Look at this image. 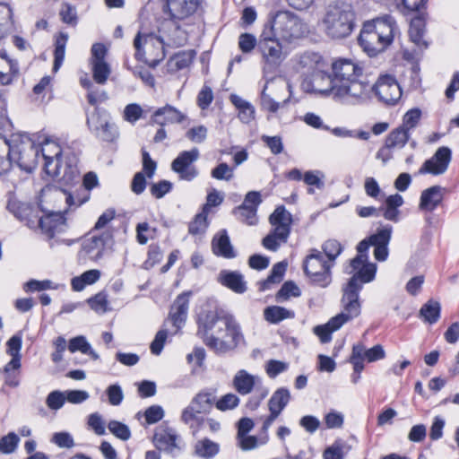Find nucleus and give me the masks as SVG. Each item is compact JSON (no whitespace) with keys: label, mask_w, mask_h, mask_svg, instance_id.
I'll return each mask as SVG.
<instances>
[{"label":"nucleus","mask_w":459,"mask_h":459,"mask_svg":"<svg viewBox=\"0 0 459 459\" xmlns=\"http://www.w3.org/2000/svg\"><path fill=\"white\" fill-rule=\"evenodd\" d=\"M421 117V111L419 108H411L405 113L403 118V124L400 127H403L406 132L411 133L419 124Z\"/></svg>","instance_id":"obj_51"},{"label":"nucleus","mask_w":459,"mask_h":459,"mask_svg":"<svg viewBox=\"0 0 459 459\" xmlns=\"http://www.w3.org/2000/svg\"><path fill=\"white\" fill-rule=\"evenodd\" d=\"M197 6V0H166V8L172 20L180 21L190 16Z\"/></svg>","instance_id":"obj_22"},{"label":"nucleus","mask_w":459,"mask_h":459,"mask_svg":"<svg viewBox=\"0 0 459 459\" xmlns=\"http://www.w3.org/2000/svg\"><path fill=\"white\" fill-rule=\"evenodd\" d=\"M67 40L68 35L64 32H60L56 38L53 65V72L55 73H56L63 65Z\"/></svg>","instance_id":"obj_41"},{"label":"nucleus","mask_w":459,"mask_h":459,"mask_svg":"<svg viewBox=\"0 0 459 459\" xmlns=\"http://www.w3.org/2000/svg\"><path fill=\"white\" fill-rule=\"evenodd\" d=\"M143 108L139 104L131 103L126 106L123 117L130 124H134L143 116Z\"/></svg>","instance_id":"obj_60"},{"label":"nucleus","mask_w":459,"mask_h":459,"mask_svg":"<svg viewBox=\"0 0 459 459\" xmlns=\"http://www.w3.org/2000/svg\"><path fill=\"white\" fill-rule=\"evenodd\" d=\"M376 273V264H366V265L361 266V268H359V270L351 276L347 283H353L354 287H358L359 289L362 290L363 284L371 282L375 279Z\"/></svg>","instance_id":"obj_30"},{"label":"nucleus","mask_w":459,"mask_h":459,"mask_svg":"<svg viewBox=\"0 0 459 459\" xmlns=\"http://www.w3.org/2000/svg\"><path fill=\"white\" fill-rule=\"evenodd\" d=\"M221 446L207 437L198 440L194 446V455L202 459H212L220 453Z\"/></svg>","instance_id":"obj_32"},{"label":"nucleus","mask_w":459,"mask_h":459,"mask_svg":"<svg viewBox=\"0 0 459 459\" xmlns=\"http://www.w3.org/2000/svg\"><path fill=\"white\" fill-rule=\"evenodd\" d=\"M322 248L328 258V262L332 264L342 251V245L335 239L326 240L323 244Z\"/></svg>","instance_id":"obj_56"},{"label":"nucleus","mask_w":459,"mask_h":459,"mask_svg":"<svg viewBox=\"0 0 459 459\" xmlns=\"http://www.w3.org/2000/svg\"><path fill=\"white\" fill-rule=\"evenodd\" d=\"M65 394L58 390L50 392L46 398L47 406L52 411L61 409L65 403Z\"/></svg>","instance_id":"obj_57"},{"label":"nucleus","mask_w":459,"mask_h":459,"mask_svg":"<svg viewBox=\"0 0 459 459\" xmlns=\"http://www.w3.org/2000/svg\"><path fill=\"white\" fill-rule=\"evenodd\" d=\"M12 143L13 163L26 172L33 171L39 162V147L36 146L29 138L25 140L12 139Z\"/></svg>","instance_id":"obj_8"},{"label":"nucleus","mask_w":459,"mask_h":459,"mask_svg":"<svg viewBox=\"0 0 459 459\" xmlns=\"http://www.w3.org/2000/svg\"><path fill=\"white\" fill-rule=\"evenodd\" d=\"M108 401L112 406H118L124 400V393L122 387L118 384H113L106 389Z\"/></svg>","instance_id":"obj_58"},{"label":"nucleus","mask_w":459,"mask_h":459,"mask_svg":"<svg viewBox=\"0 0 459 459\" xmlns=\"http://www.w3.org/2000/svg\"><path fill=\"white\" fill-rule=\"evenodd\" d=\"M172 186L173 185L170 181L160 180L151 186L150 192L153 197L160 199L172 190Z\"/></svg>","instance_id":"obj_64"},{"label":"nucleus","mask_w":459,"mask_h":459,"mask_svg":"<svg viewBox=\"0 0 459 459\" xmlns=\"http://www.w3.org/2000/svg\"><path fill=\"white\" fill-rule=\"evenodd\" d=\"M20 76L19 63L11 58L5 50L0 51V85L8 86L17 81Z\"/></svg>","instance_id":"obj_18"},{"label":"nucleus","mask_w":459,"mask_h":459,"mask_svg":"<svg viewBox=\"0 0 459 459\" xmlns=\"http://www.w3.org/2000/svg\"><path fill=\"white\" fill-rule=\"evenodd\" d=\"M261 140L270 149L273 154L277 155L282 152L284 147L281 136H269L263 134L261 136Z\"/></svg>","instance_id":"obj_62"},{"label":"nucleus","mask_w":459,"mask_h":459,"mask_svg":"<svg viewBox=\"0 0 459 459\" xmlns=\"http://www.w3.org/2000/svg\"><path fill=\"white\" fill-rule=\"evenodd\" d=\"M400 34L394 18L389 14L368 21L359 36V43L369 56L385 51Z\"/></svg>","instance_id":"obj_3"},{"label":"nucleus","mask_w":459,"mask_h":459,"mask_svg":"<svg viewBox=\"0 0 459 459\" xmlns=\"http://www.w3.org/2000/svg\"><path fill=\"white\" fill-rule=\"evenodd\" d=\"M186 115L171 105H165L156 109L152 117L151 122L164 126L168 124H179L186 119Z\"/></svg>","instance_id":"obj_20"},{"label":"nucleus","mask_w":459,"mask_h":459,"mask_svg":"<svg viewBox=\"0 0 459 459\" xmlns=\"http://www.w3.org/2000/svg\"><path fill=\"white\" fill-rule=\"evenodd\" d=\"M441 306L438 301L429 299L420 309V316L430 325L437 323L440 317Z\"/></svg>","instance_id":"obj_39"},{"label":"nucleus","mask_w":459,"mask_h":459,"mask_svg":"<svg viewBox=\"0 0 459 459\" xmlns=\"http://www.w3.org/2000/svg\"><path fill=\"white\" fill-rule=\"evenodd\" d=\"M108 429L114 436L123 441H126L131 437L130 429L120 421L110 420L108 424Z\"/></svg>","instance_id":"obj_50"},{"label":"nucleus","mask_w":459,"mask_h":459,"mask_svg":"<svg viewBox=\"0 0 459 459\" xmlns=\"http://www.w3.org/2000/svg\"><path fill=\"white\" fill-rule=\"evenodd\" d=\"M451 160V149L447 146L439 147L431 158L424 161L419 169V174L442 175L447 170Z\"/></svg>","instance_id":"obj_14"},{"label":"nucleus","mask_w":459,"mask_h":459,"mask_svg":"<svg viewBox=\"0 0 459 459\" xmlns=\"http://www.w3.org/2000/svg\"><path fill=\"white\" fill-rule=\"evenodd\" d=\"M300 296L299 288L293 281H286L282 284L276 294V300L279 302L288 299L290 297Z\"/></svg>","instance_id":"obj_49"},{"label":"nucleus","mask_w":459,"mask_h":459,"mask_svg":"<svg viewBox=\"0 0 459 459\" xmlns=\"http://www.w3.org/2000/svg\"><path fill=\"white\" fill-rule=\"evenodd\" d=\"M199 157L200 152L196 147L183 151L171 162V170L178 176L180 180L191 182L199 175V170L195 165Z\"/></svg>","instance_id":"obj_9"},{"label":"nucleus","mask_w":459,"mask_h":459,"mask_svg":"<svg viewBox=\"0 0 459 459\" xmlns=\"http://www.w3.org/2000/svg\"><path fill=\"white\" fill-rule=\"evenodd\" d=\"M332 266L333 264L326 261L324 255L316 249L311 250V253L307 255L303 264V269L306 274L321 272L326 268L331 269Z\"/></svg>","instance_id":"obj_29"},{"label":"nucleus","mask_w":459,"mask_h":459,"mask_svg":"<svg viewBox=\"0 0 459 459\" xmlns=\"http://www.w3.org/2000/svg\"><path fill=\"white\" fill-rule=\"evenodd\" d=\"M211 176L217 180L230 181L234 176L233 169L227 163L221 162L212 169Z\"/></svg>","instance_id":"obj_59"},{"label":"nucleus","mask_w":459,"mask_h":459,"mask_svg":"<svg viewBox=\"0 0 459 459\" xmlns=\"http://www.w3.org/2000/svg\"><path fill=\"white\" fill-rule=\"evenodd\" d=\"M411 133L406 132L403 127H396L392 130L385 138L388 146L394 149H402L405 146L410 139Z\"/></svg>","instance_id":"obj_42"},{"label":"nucleus","mask_w":459,"mask_h":459,"mask_svg":"<svg viewBox=\"0 0 459 459\" xmlns=\"http://www.w3.org/2000/svg\"><path fill=\"white\" fill-rule=\"evenodd\" d=\"M143 41L144 44L148 45L151 44L152 46L159 45V47L161 49L160 52V57L157 60H153L152 65L155 66L158 65V63L162 60L165 56L164 51H163V40L154 35V34H141L140 32L135 36L134 39V47L135 48V58L138 60L143 61L144 57V51L142 48Z\"/></svg>","instance_id":"obj_27"},{"label":"nucleus","mask_w":459,"mask_h":459,"mask_svg":"<svg viewBox=\"0 0 459 459\" xmlns=\"http://www.w3.org/2000/svg\"><path fill=\"white\" fill-rule=\"evenodd\" d=\"M289 368V364L276 359H270L265 365V371L269 377L274 378Z\"/></svg>","instance_id":"obj_61"},{"label":"nucleus","mask_w":459,"mask_h":459,"mask_svg":"<svg viewBox=\"0 0 459 459\" xmlns=\"http://www.w3.org/2000/svg\"><path fill=\"white\" fill-rule=\"evenodd\" d=\"M232 213L247 225L254 226L258 222L257 211L254 208L238 205L233 209Z\"/></svg>","instance_id":"obj_45"},{"label":"nucleus","mask_w":459,"mask_h":459,"mask_svg":"<svg viewBox=\"0 0 459 459\" xmlns=\"http://www.w3.org/2000/svg\"><path fill=\"white\" fill-rule=\"evenodd\" d=\"M95 118H100V108L96 107L94 112L87 117L89 128L96 132L99 136L106 142H112L117 136V130L114 124H110L108 119H102L100 125L95 123Z\"/></svg>","instance_id":"obj_19"},{"label":"nucleus","mask_w":459,"mask_h":459,"mask_svg":"<svg viewBox=\"0 0 459 459\" xmlns=\"http://www.w3.org/2000/svg\"><path fill=\"white\" fill-rule=\"evenodd\" d=\"M264 29L274 34L281 40L291 42L301 38L305 33L304 23L298 16L288 11L270 13Z\"/></svg>","instance_id":"obj_5"},{"label":"nucleus","mask_w":459,"mask_h":459,"mask_svg":"<svg viewBox=\"0 0 459 459\" xmlns=\"http://www.w3.org/2000/svg\"><path fill=\"white\" fill-rule=\"evenodd\" d=\"M290 400V393L285 387L278 388L268 401L269 411H275L278 413L285 409Z\"/></svg>","instance_id":"obj_37"},{"label":"nucleus","mask_w":459,"mask_h":459,"mask_svg":"<svg viewBox=\"0 0 459 459\" xmlns=\"http://www.w3.org/2000/svg\"><path fill=\"white\" fill-rule=\"evenodd\" d=\"M197 324V335L216 354L233 351L244 341L240 325L231 314L203 309Z\"/></svg>","instance_id":"obj_2"},{"label":"nucleus","mask_w":459,"mask_h":459,"mask_svg":"<svg viewBox=\"0 0 459 459\" xmlns=\"http://www.w3.org/2000/svg\"><path fill=\"white\" fill-rule=\"evenodd\" d=\"M92 71V77L96 83L105 84L111 74L109 64L105 62L90 63Z\"/></svg>","instance_id":"obj_44"},{"label":"nucleus","mask_w":459,"mask_h":459,"mask_svg":"<svg viewBox=\"0 0 459 459\" xmlns=\"http://www.w3.org/2000/svg\"><path fill=\"white\" fill-rule=\"evenodd\" d=\"M286 269H287L286 262L282 261V262H279V263L275 264L273 266L268 277L265 280L261 281L258 283L259 290L264 291V290H270L272 288V285L281 282V280L283 279Z\"/></svg>","instance_id":"obj_35"},{"label":"nucleus","mask_w":459,"mask_h":459,"mask_svg":"<svg viewBox=\"0 0 459 459\" xmlns=\"http://www.w3.org/2000/svg\"><path fill=\"white\" fill-rule=\"evenodd\" d=\"M111 235L108 232L100 235H92L86 238L82 243V249L93 261H99L104 255L106 248L111 243Z\"/></svg>","instance_id":"obj_17"},{"label":"nucleus","mask_w":459,"mask_h":459,"mask_svg":"<svg viewBox=\"0 0 459 459\" xmlns=\"http://www.w3.org/2000/svg\"><path fill=\"white\" fill-rule=\"evenodd\" d=\"M392 227L387 225L382 229H378L377 232L371 236H369L371 245L375 247H385L388 246L391 236H392Z\"/></svg>","instance_id":"obj_47"},{"label":"nucleus","mask_w":459,"mask_h":459,"mask_svg":"<svg viewBox=\"0 0 459 459\" xmlns=\"http://www.w3.org/2000/svg\"><path fill=\"white\" fill-rule=\"evenodd\" d=\"M370 88L371 92L374 91L381 101L388 105L395 104L402 97V89L392 75L380 76Z\"/></svg>","instance_id":"obj_13"},{"label":"nucleus","mask_w":459,"mask_h":459,"mask_svg":"<svg viewBox=\"0 0 459 459\" xmlns=\"http://www.w3.org/2000/svg\"><path fill=\"white\" fill-rule=\"evenodd\" d=\"M269 221L273 229L263 238L262 245L267 250L275 252L281 244L286 243L289 238L292 216L283 205H281L270 215Z\"/></svg>","instance_id":"obj_6"},{"label":"nucleus","mask_w":459,"mask_h":459,"mask_svg":"<svg viewBox=\"0 0 459 459\" xmlns=\"http://www.w3.org/2000/svg\"><path fill=\"white\" fill-rule=\"evenodd\" d=\"M240 403L239 397L233 394L228 393L220 399L216 398L215 407L221 411H231L236 409Z\"/></svg>","instance_id":"obj_46"},{"label":"nucleus","mask_w":459,"mask_h":459,"mask_svg":"<svg viewBox=\"0 0 459 459\" xmlns=\"http://www.w3.org/2000/svg\"><path fill=\"white\" fill-rule=\"evenodd\" d=\"M360 289L354 287L352 284H345L342 288V297L341 303L342 311L336 315L342 319L343 324L358 317L361 312V303L359 301Z\"/></svg>","instance_id":"obj_11"},{"label":"nucleus","mask_w":459,"mask_h":459,"mask_svg":"<svg viewBox=\"0 0 459 459\" xmlns=\"http://www.w3.org/2000/svg\"><path fill=\"white\" fill-rule=\"evenodd\" d=\"M192 291L182 292L170 307L169 317L176 328V332L181 329L186 321Z\"/></svg>","instance_id":"obj_16"},{"label":"nucleus","mask_w":459,"mask_h":459,"mask_svg":"<svg viewBox=\"0 0 459 459\" xmlns=\"http://www.w3.org/2000/svg\"><path fill=\"white\" fill-rule=\"evenodd\" d=\"M351 358L364 364V361L374 362L385 357L382 345L377 344L370 349H366L362 343H357L352 347Z\"/></svg>","instance_id":"obj_26"},{"label":"nucleus","mask_w":459,"mask_h":459,"mask_svg":"<svg viewBox=\"0 0 459 459\" xmlns=\"http://www.w3.org/2000/svg\"><path fill=\"white\" fill-rule=\"evenodd\" d=\"M218 281L237 294H243L247 290L244 275L238 271L221 270Z\"/></svg>","instance_id":"obj_23"},{"label":"nucleus","mask_w":459,"mask_h":459,"mask_svg":"<svg viewBox=\"0 0 459 459\" xmlns=\"http://www.w3.org/2000/svg\"><path fill=\"white\" fill-rule=\"evenodd\" d=\"M78 158L73 153H67L65 156V160H62L61 178L65 180H72L78 176L79 171L77 168Z\"/></svg>","instance_id":"obj_43"},{"label":"nucleus","mask_w":459,"mask_h":459,"mask_svg":"<svg viewBox=\"0 0 459 459\" xmlns=\"http://www.w3.org/2000/svg\"><path fill=\"white\" fill-rule=\"evenodd\" d=\"M39 226L49 238L66 229V220L60 213H50L39 220Z\"/></svg>","instance_id":"obj_24"},{"label":"nucleus","mask_w":459,"mask_h":459,"mask_svg":"<svg viewBox=\"0 0 459 459\" xmlns=\"http://www.w3.org/2000/svg\"><path fill=\"white\" fill-rule=\"evenodd\" d=\"M20 438L14 432H10L0 438V453L11 454L15 451Z\"/></svg>","instance_id":"obj_52"},{"label":"nucleus","mask_w":459,"mask_h":459,"mask_svg":"<svg viewBox=\"0 0 459 459\" xmlns=\"http://www.w3.org/2000/svg\"><path fill=\"white\" fill-rule=\"evenodd\" d=\"M425 33V22L417 16L411 19L409 29L411 40L420 48H427L428 43L423 39Z\"/></svg>","instance_id":"obj_34"},{"label":"nucleus","mask_w":459,"mask_h":459,"mask_svg":"<svg viewBox=\"0 0 459 459\" xmlns=\"http://www.w3.org/2000/svg\"><path fill=\"white\" fill-rule=\"evenodd\" d=\"M156 448L171 457L178 456L185 449L186 444L177 429L162 423L157 427L153 435Z\"/></svg>","instance_id":"obj_7"},{"label":"nucleus","mask_w":459,"mask_h":459,"mask_svg":"<svg viewBox=\"0 0 459 459\" xmlns=\"http://www.w3.org/2000/svg\"><path fill=\"white\" fill-rule=\"evenodd\" d=\"M207 216L208 213L204 212L203 210L202 212L196 214L194 221L189 223V233L192 235L204 233L208 227Z\"/></svg>","instance_id":"obj_48"},{"label":"nucleus","mask_w":459,"mask_h":459,"mask_svg":"<svg viewBox=\"0 0 459 459\" xmlns=\"http://www.w3.org/2000/svg\"><path fill=\"white\" fill-rule=\"evenodd\" d=\"M445 188L440 186H432L421 192L419 209L423 212H432L444 199Z\"/></svg>","instance_id":"obj_21"},{"label":"nucleus","mask_w":459,"mask_h":459,"mask_svg":"<svg viewBox=\"0 0 459 459\" xmlns=\"http://www.w3.org/2000/svg\"><path fill=\"white\" fill-rule=\"evenodd\" d=\"M212 248V252L218 256H222L227 259H231L237 256L226 230H220L213 237Z\"/></svg>","instance_id":"obj_28"},{"label":"nucleus","mask_w":459,"mask_h":459,"mask_svg":"<svg viewBox=\"0 0 459 459\" xmlns=\"http://www.w3.org/2000/svg\"><path fill=\"white\" fill-rule=\"evenodd\" d=\"M68 350L72 353L81 351L82 354L89 355L93 360L100 359L99 354L91 348V344L82 335L72 338L68 344Z\"/></svg>","instance_id":"obj_38"},{"label":"nucleus","mask_w":459,"mask_h":459,"mask_svg":"<svg viewBox=\"0 0 459 459\" xmlns=\"http://www.w3.org/2000/svg\"><path fill=\"white\" fill-rule=\"evenodd\" d=\"M13 149L12 140L8 141L0 135V175L8 172L13 166Z\"/></svg>","instance_id":"obj_33"},{"label":"nucleus","mask_w":459,"mask_h":459,"mask_svg":"<svg viewBox=\"0 0 459 459\" xmlns=\"http://www.w3.org/2000/svg\"><path fill=\"white\" fill-rule=\"evenodd\" d=\"M255 46L258 47L257 39L251 33H242L238 37V48L243 53H250Z\"/></svg>","instance_id":"obj_63"},{"label":"nucleus","mask_w":459,"mask_h":459,"mask_svg":"<svg viewBox=\"0 0 459 459\" xmlns=\"http://www.w3.org/2000/svg\"><path fill=\"white\" fill-rule=\"evenodd\" d=\"M332 76L322 74L317 76L326 81L328 88L316 89L322 95H332L333 98L343 104H357L369 98L370 84L359 81L358 77L362 74V68L354 61L348 58H339L332 64Z\"/></svg>","instance_id":"obj_1"},{"label":"nucleus","mask_w":459,"mask_h":459,"mask_svg":"<svg viewBox=\"0 0 459 459\" xmlns=\"http://www.w3.org/2000/svg\"><path fill=\"white\" fill-rule=\"evenodd\" d=\"M217 398V389L214 387H206L200 390L191 400L190 403L201 411L203 414L211 412L215 406Z\"/></svg>","instance_id":"obj_25"},{"label":"nucleus","mask_w":459,"mask_h":459,"mask_svg":"<svg viewBox=\"0 0 459 459\" xmlns=\"http://www.w3.org/2000/svg\"><path fill=\"white\" fill-rule=\"evenodd\" d=\"M260 377L252 375L245 369H239L232 378V387L240 395H247L260 387H264Z\"/></svg>","instance_id":"obj_15"},{"label":"nucleus","mask_w":459,"mask_h":459,"mask_svg":"<svg viewBox=\"0 0 459 459\" xmlns=\"http://www.w3.org/2000/svg\"><path fill=\"white\" fill-rule=\"evenodd\" d=\"M326 34L333 39H343L351 35L355 27V13L345 3H336L327 7L323 20Z\"/></svg>","instance_id":"obj_4"},{"label":"nucleus","mask_w":459,"mask_h":459,"mask_svg":"<svg viewBox=\"0 0 459 459\" xmlns=\"http://www.w3.org/2000/svg\"><path fill=\"white\" fill-rule=\"evenodd\" d=\"M280 39L263 29L258 39V50L265 65L269 68L278 66L282 61V46Z\"/></svg>","instance_id":"obj_10"},{"label":"nucleus","mask_w":459,"mask_h":459,"mask_svg":"<svg viewBox=\"0 0 459 459\" xmlns=\"http://www.w3.org/2000/svg\"><path fill=\"white\" fill-rule=\"evenodd\" d=\"M264 317L270 324H279L284 319L294 318L295 312L280 306H269L264 310Z\"/></svg>","instance_id":"obj_36"},{"label":"nucleus","mask_w":459,"mask_h":459,"mask_svg":"<svg viewBox=\"0 0 459 459\" xmlns=\"http://www.w3.org/2000/svg\"><path fill=\"white\" fill-rule=\"evenodd\" d=\"M337 316L332 317L326 324L314 327L313 332L317 335L322 343H327L332 340V333L339 330L344 324Z\"/></svg>","instance_id":"obj_31"},{"label":"nucleus","mask_w":459,"mask_h":459,"mask_svg":"<svg viewBox=\"0 0 459 459\" xmlns=\"http://www.w3.org/2000/svg\"><path fill=\"white\" fill-rule=\"evenodd\" d=\"M310 281L318 287L326 288L332 281L331 269L326 268L321 272L307 274Z\"/></svg>","instance_id":"obj_55"},{"label":"nucleus","mask_w":459,"mask_h":459,"mask_svg":"<svg viewBox=\"0 0 459 459\" xmlns=\"http://www.w3.org/2000/svg\"><path fill=\"white\" fill-rule=\"evenodd\" d=\"M88 304L95 312L104 314L108 311V296L104 292H99L88 299Z\"/></svg>","instance_id":"obj_53"},{"label":"nucleus","mask_w":459,"mask_h":459,"mask_svg":"<svg viewBox=\"0 0 459 459\" xmlns=\"http://www.w3.org/2000/svg\"><path fill=\"white\" fill-rule=\"evenodd\" d=\"M59 15L63 22L74 26L77 24L78 17L76 8L69 3H64L60 8Z\"/></svg>","instance_id":"obj_54"},{"label":"nucleus","mask_w":459,"mask_h":459,"mask_svg":"<svg viewBox=\"0 0 459 459\" xmlns=\"http://www.w3.org/2000/svg\"><path fill=\"white\" fill-rule=\"evenodd\" d=\"M197 411L198 410L196 408L189 403V405L182 411L180 417V420L184 424L195 430H196L197 428L204 422V418L201 416L203 413Z\"/></svg>","instance_id":"obj_40"},{"label":"nucleus","mask_w":459,"mask_h":459,"mask_svg":"<svg viewBox=\"0 0 459 459\" xmlns=\"http://www.w3.org/2000/svg\"><path fill=\"white\" fill-rule=\"evenodd\" d=\"M44 160L43 169L47 175L57 178L61 175L63 151L60 145L53 141H45L39 147Z\"/></svg>","instance_id":"obj_12"}]
</instances>
